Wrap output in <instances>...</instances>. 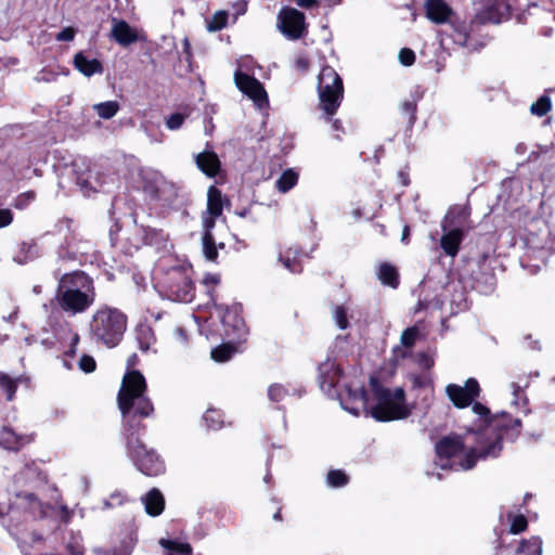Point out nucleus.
<instances>
[{
  "label": "nucleus",
  "instance_id": "obj_1",
  "mask_svg": "<svg viewBox=\"0 0 555 555\" xmlns=\"http://www.w3.org/2000/svg\"><path fill=\"white\" fill-rule=\"evenodd\" d=\"M147 384L138 370H127L117 393L121 414V428L143 425V420L154 414V404L147 397Z\"/></svg>",
  "mask_w": 555,
  "mask_h": 555
},
{
  "label": "nucleus",
  "instance_id": "obj_2",
  "mask_svg": "<svg viewBox=\"0 0 555 555\" xmlns=\"http://www.w3.org/2000/svg\"><path fill=\"white\" fill-rule=\"evenodd\" d=\"M95 298L94 281L85 271L75 270L59 279L54 299L63 312L70 315L85 313Z\"/></svg>",
  "mask_w": 555,
  "mask_h": 555
},
{
  "label": "nucleus",
  "instance_id": "obj_3",
  "mask_svg": "<svg viewBox=\"0 0 555 555\" xmlns=\"http://www.w3.org/2000/svg\"><path fill=\"white\" fill-rule=\"evenodd\" d=\"M472 404L473 412L481 417L479 430L494 437L481 456L496 457L503 449L504 439L515 441L520 436L522 422L505 412L492 415L490 409L480 402L474 401Z\"/></svg>",
  "mask_w": 555,
  "mask_h": 555
},
{
  "label": "nucleus",
  "instance_id": "obj_4",
  "mask_svg": "<svg viewBox=\"0 0 555 555\" xmlns=\"http://www.w3.org/2000/svg\"><path fill=\"white\" fill-rule=\"evenodd\" d=\"M370 386L375 404L370 414L377 422H391L410 416L411 410L405 402V391L402 387L393 390L385 387L377 377L370 378Z\"/></svg>",
  "mask_w": 555,
  "mask_h": 555
},
{
  "label": "nucleus",
  "instance_id": "obj_5",
  "mask_svg": "<svg viewBox=\"0 0 555 555\" xmlns=\"http://www.w3.org/2000/svg\"><path fill=\"white\" fill-rule=\"evenodd\" d=\"M146 431V426L138 425L121 428V437L125 442L127 455L134 466L144 475L156 477L166 470L162 457L153 449H147L142 440Z\"/></svg>",
  "mask_w": 555,
  "mask_h": 555
},
{
  "label": "nucleus",
  "instance_id": "obj_6",
  "mask_svg": "<svg viewBox=\"0 0 555 555\" xmlns=\"http://www.w3.org/2000/svg\"><path fill=\"white\" fill-rule=\"evenodd\" d=\"M128 317L119 309L102 306L91 317L90 336L96 344L114 348L122 340Z\"/></svg>",
  "mask_w": 555,
  "mask_h": 555
},
{
  "label": "nucleus",
  "instance_id": "obj_7",
  "mask_svg": "<svg viewBox=\"0 0 555 555\" xmlns=\"http://www.w3.org/2000/svg\"><path fill=\"white\" fill-rule=\"evenodd\" d=\"M318 107L324 120H332L344 100L345 88L341 77L330 65L323 66L318 76Z\"/></svg>",
  "mask_w": 555,
  "mask_h": 555
},
{
  "label": "nucleus",
  "instance_id": "obj_8",
  "mask_svg": "<svg viewBox=\"0 0 555 555\" xmlns=\"http://www.w3.org/2000/svg\"><path fill=\"white\" fill-rule=\"evenodd\" d=\"M164 295L178 302H191L195 297V286L190 269L177 266L169 269L162 282Z\"/></svg>",
  "mask_w": 555,
  "mask_h": 555
},
{
  "label": "nucleus",
  "instance_id": "obj_9",
  "mask_svg": "<svg viewBox=\"0 0 555 555\" xmlns=\"http://www.w3.org/2000/svg\"><path fill=\"white\" fill-rule=\"evenodd\" d=\"M220 315L223 336L228 339L246 340L248 327L243 318V306L240 302L223 305L214 302Z\"/></svg>",
  "mask_w": 555,
  "mask_h": 555
},
{
  "label": "nucleus",
  "instance_id": "obj_10",
  "mask_svg": "<svg viewBox=\"0 0 555 555\" xmlns=\"http://www.w3.org/2000/svg\"><path fill=\"white\" fill-rule=\"evenodd\" d=\"M278 27L289 40H298L307 36L308 24L305 14L294 8L284 7L278 14Z\"/></svg>",
  "mask_w": 555,
  "mask_h": 555
},
{
  "label": "nucleus",
  "instance_id": "obj_11",
  "mask_svg": "<svg viewBox=\"0 0 555 555\" xmlns=\"http://www.w3.org/2000/svg\"><path fill=\"white\" fill-rule=\"evenodd\" d=\"M481 392L480 385L476 378H468L464 386L449 384L446 387V393L453 405L457 409L469 406Z\"/></svg>",
  "mask_w": 555,
  "mask_h": 555
},
{
  "label": "nucleus",
  "instance_id": "obj_12",
  "mask_svg": "<svg viewBox=\"0 0 555 555\" xmlns=\"http://www.w3.org/2000/svg\"><path fill=\"white\" fill-rule=\"evenodd\" d=\"M167 240V234L162 229L138 224L134 220L133 234L127 237L128 248L140 249L144 245H160Z\"/></svg>",
  "mask_w": 555,
  "mask_h": 555
},
{
  "label": "nucleus",
  "instance_id": "obj_13",
  "mask_svg": "<svg viewBox=\"0 0 555 555\" xmlns=\"http://www.w3.org/2000/svg\"><path fill=\"white\" fill-rule=\"evenodd\" d=\"M234 81L237 89L258 106L261 107L264 103H268V94L263 85L254 76L237 70L234 74Z\"/></svg>",
  "mask_w": 555,
  "mask_h": 555
},
{
  "label": "nucleus",
  "instance_id": "obj_14",
  "mask_svg": "<svg viewBox=\"0 0 555 555\" xmlns=\"http://www.w3.org/2000/svg\"><path fill=\"white\" fill-rule=\"evenodd\" d=\"M465 449L464 440L459 435H449L440 438L435 444L436 456L446 463L440 464L442 469H451V459L462 453Z\"/></svg>",
  "mask_w": 555,
  "mask_h": 555
},
{
  "label": "nucleus",
  "instance_id": "obj_15",
  "mask_svg": "<svg viewBox=\"0 0 555 555\" xmlns=\"http://www.w3.org/2000/svg\"><path fill=\"white\" fill-rule=\"evenodd\" d=\"M485 7L476 14L480 24H499L504 15L509 14L511 5L507 0H483Z\"/></svg>",
  "mask_w": 555,
  "mask_h": 555
},
{
  "label": "nucleus",
  "instance_id": "obj_16",
  "mask_svg": "<svg viewBox=\"0 0 555 555\" xmlns=\"http://www.w3.org/2000/svg\"><path fill=\"white\" fill-rule=\"evenodd\" d=\"M167 189H169V185L162 178L146 179L143 182V192L150 201L163 207L170 206L177 198V194H166Z\"/></svg>",
  "mask_w": 555,
  "mask_h": 555
},
{
  "label": "nucleus",
  "instance_id": "obj_17",
  "mask_svg": "<svg viewBox=\"0 0 555 555\" xmlns=\"http://www.w3.org/2000/svg\"><path fill=\"white\" fill-rule=\"evenodd\" d=\"M196 167L208 178H216L221 171V162L209 142L206 150L194 155Z\"/></svg>",
  "mask_w": 555,
  "mask_h": 555
},
{
  "label": "nucleus",
  "instance_id": "obj_18",
  "mask_svg": "<svg viewBox=\"0 0 555 555\" xmlns=\"http://www.w3.org/2000/svg\"><path fill=\"white\" fill-rule=\"evenodd\" d=\"M470 208L468 206L455 205L446 214L441 223L442 231L448 229H469Z\"/></svg>",
  "mask_w": 555,
  "mask_h": 555
},
{
  "label": "nucleus",
  "instance_id": "obj_19",
  "mask_svg": "<svg viewBox=\"0 0 555 555\" xmlns=\"http://www.w3.org/2000/svg\"><path fill=\"white\" fill-rule=\"evenodd\" d=\"M34 441V435H18L10 426L0 430V447L8 451L17 452Z\"/></svg>",
  "mask_w": 555,
  "mask_h": 555
},
{
  "label": "nucleus",
  "instance_id": "obj_20",
  "mask_svg": "<svg viewBox=\"0 0 555 555\" xmlns=\"http://www.w3.org/2000/svg\"><path fill=\"white\" fill-rule=\"evenodd\" d=\"M426 17L435 24H444L453 15L451 7L444 0H426Z\"/></svg>",
  "mask_w": 555,
  "mask_h": 555
},
{
  "label": "nucleus",
  "instance_id": "obj_21",
  "mask_svg": "<svg viewBox=\"0 0 555 555\" xmlns=\"http://www.w3.org/2000/svg\"><path fill=\"white\" fill-rule=\"evenodd\" d=\"M223 201L221 190L216 185H210L207 191V211L210 219L205 221L206 228H212L215 225V219L222 215Z\"/></svg>",
  "mask_w": 555,
  "mask_h": 555
},
{
  "label": "nucleus",
  "instance_id": "obj_22",
  "mask_svg": "<svg viewBox=\"0 0 555 555\" xmlns=\"http://www.w3.org/2000/svg\"><path fill=\"white\" fill-rule=\"evenodd\" d=\"M343 374V370L339 365H336L334 362H323L319 365V383L320 387L324 390L330 391L333 389L340 376Z\"/></svg>",
  "mask_w": 555,
  "mask_h": 555
},
{
  "label": "nucleus",
  "instance_id": "obj_23",
  "mask_svg": "<svg viewBox=\"0 0 555 555\" xmlns=\"http://www.w3.org/2000/svg\"><path fill=\"white\" fill-rule=\"evenodd\" d=\"M440 237V247L447 256L455 257L465 237L463 229H448Z\"/></svg>",
  "mask_w": 555,
  "mask_h": 555
},
{
  "label": "nucleus",
  "instance_id": "obj_24",
  "mask_svg": "<svg viewBox=\"0 0 555 555\" xmlns=\"http://www.w3.org/2000/svg\"><path fill=\"white\" fill-rule=\"evenodd\" d=\"M112 36L116 42L119 44L127 47L138 40V35L135 29H133L126 21L124 20H114V25L112 28Z\"/></svg>",
  "mask_w": 555,
  "mask_h": 555
},
{
  "label": "nucleus",
  "instance_id": "obj_25",
  "mask_svg": "<svg viewBox=\"0 0 555 555\" xmlns=\"http://www.w3.org/2000/svg\"><path fill=\"white\" fill-rule=\"evenodd\" d=\"M243 340L228 339L214 347L210 351V358L217 363H224L230 361L237 352H240V345Z\"/></svg>",
  "mask_w": 555,
  "mask_h": 555
},
{
  "label": "nucleus",
  "instance_id": "obj_26",
  "mask_svg": "<svg viewBox=\"0 0 555 555\" xmlns=\"http://www.w3.org/2000/svg\"><path fill=\"white\" fill-rule=\"evenodd\" d=\"M73 63L75 68L87 77L94 74H102L104 69L98 59H88L82 51L75 54Z\"/></svg>",
  "mask_w": 555,
  "mask_h": 555
},
{
  "label": "nucleus",
  "instance_id": "obj_27",
  "mask_svg": "<svg viewBox=\"0 0 555 555\" xmlns=\"http://www.w3.org/2000/svg\"><path fill=\"white\" fill-rule=\"evenodd\" d=\"M304 257H307V254L300 247L295 246L282 253L280 260L292 273H300L302 271L301 259Z\"/></svg>",
  "mask_w": 555,
  "mask_h": 555
},
{
  "label": "nucleus",
  "instance_id": "obj_28",
  "mask_svg": "<svg viewBox=\"0 0 555 555\" xmlns=\"http://www.w3.org/2000/svg\"><path fill=\"white\" fill-rule=\"evenodd\" d=\"M145 512L152 517L159 516L165 508V498L163 493L156 489H151L143 498Z\"/></svg>",
  "mask_w": 555,
  "mask_h": 555
},
{
  "label": "nucleus",
  "instance_id": "obj_29",
  "mask_svg": "<svg viewBox=\"0 0 555 555\" xmlns=\"http://www.w3.org/2000/svg\"><path fill=\"white\" fill-rule=\"evenodd\" d=\"M378 280L382 284L391 288H397L400 284V276L397 268L389 262H382L377 271Z\"/></svg>",
  "mask_w": 555,
  "mask_h": 555
},
{
  "label": "nucleus",
  "instance_id": "obj_30",
  "mask_svg": "<svg viewBox=\"0 0 555 555\" xmlns=\"http://www.w3.org/2000/svg\"><path fill=\"white\" fill-rule=\"evenodd\" d=\"M211 228H206L203 233L202 242H203V253L207 260L216 262L218 259V248L223 249L225 247L224 243H219L217 246L214 234L210 231Z\"/></svg>",
  "mask_w": 555,
  "mask_h": 555
},
{
  "label": "nucleus",
  "instance_id": "obj_31",
  "mask_svg": "<svg viewBox=\"0 0 555 555\" xmlns=\"http://www.w3.org/2000/svg\"><path fill=\"white\" fill-rule=\"evenodd\" d=\"M135 339L138 341L139 349L144 352L149 351L152 345L156 341L153 328L146 324H140L137 326Z\"/></svg>",
  "mask_w": 555,
  "mask_h": 555
},
{
  "label": "nucleus",
  "instance_id": "obj_32",
  "mask_svg": "<svg viewBox=\"0 0 555 555\" xmlns=\"http://www.w3.org/2000/svg\"><path fill=\"white\" fill-rule=\"evenodd\" d=\"M417 101L415 99L405 100L400 104V114L402 117V124L406 130H411L417 119Z\"/></svg>",
  "mask_w": 555,
  "mask_h": 555
},
{
  "label": "nucleus",
  "instance_id": "obj_33",
  "mask_svg": "<svg viewBox=\"0 0 555 555\" xmlns=\"http://www.w3.org/2000/svg\"><path fill=\"white\" fill-rule=\"evenodd\" d=\"M38 256V245L35 241L30 240L22 242L18 245V250L14 257V260L21 264L27 263L34 260Z\"/></svg>",
  "mask_w": 555,
  "mask_h": 555
},
{
  "label": "nucleus",
  "instance_id": "obj_34",
  "mask_svg": "<svg viewBox=\"0 0 555 555\" xmlns=\"http://www.w3.org/2000/svg\"><path fill=\"white\" fill-rule=\"evenodd\" d=\"M159 544L167 550L166 555H192L191 544L170 539H160Z\"/></svg>",
  "mask_w": 555,
  "mask_h": 555
},
{
  "label": "nucleus",
  "instance_id": "obj_35",
  "mask_svg": "<svg viewBox=\"0 0 555 555\" xmlns=\"http://www.w3.org/2000/svg\"><path fill=\"white\" fill-rule=\"evenodd\" d=\"M516 551L519 555H542V540L540 537L522 539Z\"/></svg>",
  "mask_w": 555,
  "mask_h": 555
},
{
  "label": "nucleus",
  "instance_id": "obj_36",
  "mask_svg": "<svg viewBox=\"0 0 555 555\" xmlns=\"http://www.w3.org/2000/svg\"><path fill=\"white\" fill-rule=\"evenodd\" d=\"M76 172V183L85 196H90L92 193L98 192L96 185L92 182L93 173L91 170Z\"/></svg>",
  "mask_w": 555,
  "mask_h": 555
},
{
  "label": "nucleus",
  "instance_id": "obj_37",
  "mask_svg": "<svg viewBox=\"0 0 555 555\" xmlns=\"http://www.w3.org/2000/svg\"><path fill=\"white\" fill-rule=\"evenodd\" d=\"M298 177V173L294 169H286L276 180V189L282 193L288 192L297 184Z\"/></svg>",
  "mask_w": 555,
  "mask_h": 555
},
{
  "label": "nucleus",
  "instance_id": "obj_38",
  "mask_svg": "<svg viewBox=\"0 0 555 555\" xmlns=\"http://www.w3.org/2000/svg\"><path fill=\"white\" fill-rule=\"evenodd\" d=\"M0 395H2L8 402L15 399V382L8 373L0 371Z\"/></svg>",
  "mask_w": 555,
  "mask_h": 555
},
{
  "label": "nucleus",
  "instance_id": "obj_39",
  "mask_svg": "<svg viewBox=\"0 0 555 555\" xmlns=\"http://www.w3.org/2000/svg\"><path fill=\"white\" fill-rule=\"evenodd\" d=\"M203 420L208 429L217 430L223 425V413L218 409H207Z\"/></svg>",
  "mask_w": 555,
  "mask_h": 555
},
{
  "label": "nucleus",
  "instance_id": "obj_40",
  "mask_svg": "<svg viewBox=\"0 0 555 555\" xmlns=\"http://www.w3.org/2000/svg\"><path fill=\"white\" fill-rule=\"evenodd\" d=\"M93 108L101 118L111 119L119 111V104L116 101H106L95 104Z\"/></svg>",
  "mask_w": 555,
  "mask_h": 555
},
{
  "label": "nucleus",
  "instance_id": "obj_41",
  "mask_svg": "<svg viewBox=\"0 0 555 555\" xmlns=\"http://www.w3.org/2000/svg\"><path fill=\"white\" fill-rule=\"evenodd\" d=\"M229 14L227 11H217L207 22L208 31L215 33L223 29L228 25Z\"/></svg>",
  "mask_w": 555,
  "mask_h": 555
},
{
  "label": "nucleus",
  "instance_id": "obj_42",
  "mask_svg": "<svg viewBox=\"0 0 555 555\" xmlns=\"http://www.w3.org/2000/svg\"><path fill=\"white\" fill-rule=\"evenodd\" d=\"M486 450H487V447H485L480 451L476 450L475 448H472L465 454L464 459L460 462L461 468L464 470L472 469L476 465V463L479 459H481V460L487 459L488 456H481V454H483Z\"/></svg>",
  "mask_w": 555,
  "mask_h": 555
},
{
  "label": "nucleus",
  "instance_id": "obj_43",
  "mask_svg": "<svg viewBox=\"0 0 555 555\" xmlns=\"http://www.w3.org/2000/svg\"><path fill=\"white\" fill-rule=\"evenodd\" d=\"M326 480L331 487L341 488L349 482V476L343 469H331Z\"/></svg>",
  "mask_w": 555,
  "mask_h": 555
},
{
  "label": "nucleus",
  "instance_id": "obj_44",
  "mask_svg": "<svg viewBox=\"0 0 555 555\" xmlns=\"http://www.w3.org/2000/svg\"><path fill=\"white\" fill-rule=\"evenodd\" d=\"M552 109V101L547 95H541L530 107L533 115L545 116Z\"/></svg>",
  "mask_w": 555,
  "mask_h": 555
},
{
  "label": "nucleus",
  "instance_id": "obj_45",
  "mask_svg": "<svg viewBox=\"0 0 555 555\" xmlns=\"http://www.w3.org/2000/svg\"><path fill=\"white\" fill-rule=\"evenodd\" d=\"M418 337V328L416 326L406 327L400 337V341L404 348H413Z\"/></svg>",
  "mask_w": 555,
  "mask_h": 555
},
{
  "label": "nucleus",
  "instance_id": "obj_46",
  "mask_svg": "<svg viewBox=\"0 0 555 555\" xmlns=\"http://www.w3.org/2000/svg\"><path fill=\"white\" fill-rule=\"evenodd\" d=\"M528 529V520L525 515L518 514L513 515L511 519L509 532L513 534H519Z\"/></svg>",
  "mask_w": 555,
  "mask_h": 555
},
{
  "label": "nucleus",
  "instance_id": "obj_47",
  "mask_svg": "<svg viewBox=\"0 0 555 555\" xmlns=\"http://www.w3.org/2000/svg\"><path fill=\"white\" fill-rule=\"evenodd\" d=\"M334 320L340 330L349 326L348 311L345 306H337L334 310Z\"/></svg>",
  "mask_w": 555,
  "mask_h": 555
},
{
  "label": "nucleus",
  "instance_id": "obj_48",
  "mask_svg": "<svg viewBox=\"0 0 555 555\" xmlns=\"http://www.w3.org/2000/svg\"><path fill=\"white\" fill-rule=\"evenodd\" d=\"M203 283L207 286V294L210 297V300L216 302L215 299V286L220 283V278L217 274L208 273L204 276Z\"/></svg>",
  "mask_w": 555,
  "mask_h": 555
},
{
  "label": "nucleus",
  "instance_id": "obj_49",
  "mask_svg": "<svg viewBox=\"0 0 555 555\" xmlns=\"http://www.w3.org/2000/svg\"><path fill=\"white\" fill-rule=\"evenodd\" d=\"M452 27L454 30V35H452L454 42L460 43V44H465L468 39V36H469L465 23L452 25Z\"/></svg>",
  "mask_w": 555,
  "mask_h": 555
},
{
  "label": "nucleus",
  "instance_id": "obj_50",
  "mask_svg": "<svg viewBox=\"0 0 555 555\" xmlns=\"http://www.w3.org/2000/svg\"><path fill=\"white\" fill-rule=\"evenodd\" d=\"M287 395L285 387L279 384H273L268 388V397L273 402H280Z\"/></svg>",
  "mask_w": 555,
  "mask_h": 555
},
{
  "label": "nucleus",
  "instance_id": "obj_51",
  "mask_svg": "<svg viewBox=\"0 0 555 555\" xmlns=\"http://www.w3.org/2000/svg\"><path fill=\"white\" fill-rule=\"evenodd\" d=\"M189 114L173 113L166 119V127L169 130H178L183 125Z\"/></svg>",
  "mask_w": 555,
  "mask_h": 555
},
{
  "label": "nucleus",
  "instance_id": "obj_52",
  "mask_svg": "<svg viewBox=\"0 0 555 555\" xmlns=\"http://www.w3.org/2000/svg\"><path fill=\"white\" fill-rule=\"evenodd\" d=\"M79 369L85 373H92L96 369V362L92 356L83 354L79 360Z\"/></svg>",
  "mask_w": 555,
  "mask_h": 555
},
{
  "label": "nucleus",
  "instance_id": "obj_53",
  "mask_svg": "<svg viewBox=\"0 0 555 555\" xmlns=\"http://www.w3.org/2000/svg\"><path fill=\"white\" fill-rule=\"evenodd\" d=\"M415 53L410 48H402L399 52V61L404 66H411L415 63Z\"/></svg>",
  "mask_w": 555,
  "mask_h": 555
},
{
  "label": "nucleus",
  "instance_id": "obj_54",
  "mask_svg": "<svg viewBox=\"0 0 555 555\" xmlns=\"http://www.w3.org/2000/svg\"><path fill=\"white\" fill-rule=\"evenodd\" d=\"M346 391L348 393L349 399L353 401L360 400L364 402L367 399V392L363 387L353 390L350 386H347Z\"/></svg>",
  "mask_w": 555,
  "mask_h": 555
},
{
  "label": "nucleus",
  "instance_id": "obj_55",
  "mask_svg": "<svg viewBox=\"0 0 555 555\" xmlns=\"http://www.w3.org/2000/svg\"><path fill=\"white\" fill-rule=\"evenodd\" d=\"M35 197H36V193L34 191H28L24 194H21L16 198L15 207L22 209L28 204V202L34 201Z\"/></svg>",
  "mask_w": 555,
  "mask_h": 555
},
{
  "label": "nucleus",
  "instance_id": "obj_56",
  "mask_svg": "<svg viewBox=\"0 0 555 555\" xmlns=\"http://www.w3.org/2000/svg\"><path fill=\"white\" fill-rule=\"evenodd\" d=\"M76 30L73 27H65L56 34L55 39L57 41H72L74 40Z\"/></svg>",
  "mask_w": 555,
  "mask_h": 555
},
{
  "label": "nucleus",
  "instance_id": "obj_57",
  "mask_svg": "<svg viewBox=\"0 0 555 555\" xmlns=\"http://www.w3.org/2000/svg\"><path fill=\"white\" fill-rule=\"evenodd\" d=\"M326 121L332 122V130L335 132V138L337 140H341L343 134L346 133L343 121L340 119H334L333 117H332V120H326Z\"/></svg>",
  "mask_w": 555,
  "mask_h": 555
},
{
  "label": "nucleus",
  "instance_id": "obj_58",
  "mask_svg": "<svg viewBox=\"0 0 555 555\" xmlns=\"http://www.w3.org/2000/svg\"><path fill=\"white\" fill-rule=\"evenodd\" d=\"M13 221V212L8 208L0 209V229L10 225Z\"/></svg>",
  "mask_w": 555,
  "mask_h": 555
},
{
  "label": "nucleus",
  "instance_id": "obj_59",
  "mask_svg": "<svg viewBox=\"0 0 555 555\" xmlns=\"http://www.w3.org/2000/svg\"><path fill=\"white\" fill-rule=\"evenodd\" d=\"M411 382L413 388H425L430 384V380L423 375H412Z\"/></svg>",
  "mask_w": 555,
  "mask_h": 555
},
{
  "label": "nucleus",
  "instance_id": "obj_60",
  "mask_svg": "<svg viewBox=\"0 0 555 555\" xmlns=\"http://www.w3.org/2000/svg\"><path fill=\"white\" fill-rule=\"evenodd\" d=\"M13 382H15V392L17 391L18 385H25L26 387L30 386L31 379L29 376L22 374L16 377H13Z\"/></svg>",
  "mask_w": 555,
  "mask_h": 555
},
{
  "label": "nucleus",
  "instance_id": "obj_61",
  "mask_svg": "<svg viewBox=\"0 0 555 555\" xmlns=\"http://www.w3.org/2000/svg\"><path fill=\"white\" fill-rule=\"evenodd\" d=\"M295 66L298 70L306 72L310 66V61L305 56L297 57L295 61Z\"/></svg>",
  "mask_w": 555,
  "mask_h": 555
},
{
  "label": "nucleus",
  "instance_id": "obj_62",
  "mask_svg": "<svg viewBox=\"0 0 555 555\" xmlns=\"http://www.w3.org/2000/svg\"><path fill=\"white\" fill-rule=\"evenodd\" d=\"M182 52L185 55V60L188 62H191L193 54H192V48L190 40L188 38H184L182 41Z\"/></svg>",
  "mask_w": 555,
  "mask_h": 555
},
{
  "label": "nucleus",
  "instance_id": "obj_63",
  "mask_svg": "<svg viewBox=\"0 0 555 555\" xmlns=\"http://www.w3.org/2000/svg\"><path fill=\"white\" fill-rule=\"evenodd\" d=\"M418 362L426 369H430L434 365V360L425 352L418 354Z\"/></svg>",
  "mask_w": 555,
  "mask_h": 555
},
{
  "label": "nucleus",
  "instance_id": "obj_64",
  "mask_svg": "<svg viewBox=\"0 0 555 555\" xmlns=\"http://www.w3.org/2000/svg\"><path fill=\"white\" fill-rule=\"evenodd\" d=\"M296 4L304 9H312L318 5V0H294Z\"/></svg>",
  "mask_w": 555,
  "mask_h": 555
}]
</instances>
